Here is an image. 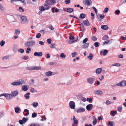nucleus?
<instances>
[{
    "instance_id": "obj_1",
    "label": "nucleus",
    "mask_w": 126,
    "mask_h": 126,
    "mask_svg": "<svg viewBox=\"0 0 126 126\" xmlns=\"http://www.w3.org/2000/svg\"><path fill=\"white\" fill-rule=\"evenodd\" d=\"M45 2L46 3H45L44 5L47 7H45V9L46 10H48L50 8L48 5H54L56 3V1L55 0H46Z\"/></svg>"
},
{
    "instance_id": "obj_2",
    "label": "nucleus",
    "mask_w": 126,
    "mask_h": 126,
    "mask_svg": "<svg viewBox=\"0 0 126 126\" xmlns=\"http://www.w3.org/2000/svg\"><path fill=\"white\" fill-rule=\"evenodd\" d=\"M6 20L8 23H11L15 22L14 20V18L12 16L7 15L6 16Z\"/></svg>"
},
{
    "instance_id": "obj_3",
    "label": "nucleus",
    "mask_w": 126,
    "mask_h": 126,
    "mask_svg": "<svg viewBox=\"0 0 126 126\" xmlns=\"http://www.w3.org/2000/svg\"><path fill=\"white\" fill-rule=\"evenodd\" d=\"M35 42L34 41H31L25 43V45L27 47H30L35 45Z\"/></svg>"
},
{
    "instance_id": "obj_4",
    "label": "nucleus",
    "mask_w": 126,
    "mask_h": 126,
    "mask_svg": "<svg viewBox=\"0 0 126 126\" xmlns=\"http://www.w3.org/2000/svg\"><path fill=\"white\" fill-rule=\"evenodd\" d=\"M21 23L23 24L26 23L27 22V19L25 16H22L20 19Z\"/></svg>"
},
{
    "instance_id": "obj_5",
    "label": "nucleus",
    "mask_w": 126,
    "mask_h": 126,
    "mask_svg": "<svg viewBox=\"0 0 126 126\" xmlns=\"http://www.w3.org/2000/svg\"><path fill=\"white\" fill-rule=\"evenodd\" d=\"M117 85L119 86L124 87L126 85V81L123 80L119 83H117Z\"/></svg>"
},
{
    "instance_id": "obj_6",
    "label": "nucleus",
    "mask_w": 126,
    "mask_h": 126,
    "mask_svg": "<svg viewBox=\"0 0 126 126\" xmlns=\"http://www.w3.org/2000/svg\"><path fill=\"white\" fill-rule=\"evenodd\" d=\"M95 81V79L93 78H88L87 79V81L89 84L92 85Z\"/></svg>"
},
{
    "instance_id": "obj_7",
    "label": "nucleus",
    "mask_w": 126,
    "mask_h": 126,
    "mask_svg": "<svg viewBox=\"0 0 126 126\" xmlns=\"http://www.w3.org/2000/svg\"><path fill=\"white\" fill-rule=\"evenodd\" d=\"M75 103L72 101H70L69 103V106L71 109H74L75 108Z\"/></svg>"
},
{
    "instance_id": "obj_8",
    "label": "nucleus",
    "mask_w": 126,
    "mask_h": 126,
    "mask_svg": "<svg viewBox=\"0 0 126 126\" xmlns=\"http://www.w3.org/2000/svg\"><path fill=\"white\" fill-rule=\"evenodd\" d=\"M19 85H21L25 83L26 81L23 79H20L17 80Z\"/></svg>"
},
{
    "instance_id": "obj_9",
    "label": "nucleus",
    "mask_w": 126,
    "mask_h": 126,
    "mask_svg": "<svg viewBox=\"0 0 126 126\" xmlns=\"http://www.w3.org/2000/svg\"><path fill=\"white\" fill-rule=\"evenodd\" d=\"M85 111V109L82 107H80L77 110V112L78 113H81L84 112Z\"/></svg>"
},
{
    "instance_id": "obj_10",
    "label": "nucleus",
    "mask_w": 126,
    "mask_h": 126,
    "mask_svg": "<svg viewBox=\"0 0 126 126\" xmlns=\"http://www.w3.org/2000/svg\"><path fill=\"white\" fill-rule=\"evenodd\" d=\"M34 55L35 56L41 57L42 56L43 53L41 52H35L34 53Z\"/></svg>"
},
{
    "instance_id": "obj_11",
    "label": "nucleus",
    "mask_w": 126,
    "mask_h": 126,
    "mask_svg": "<svg viewBox=\"0 0 126 126\" xmlns=\"http://www.w3.org/2000/svg\"><path fill=\"white\" fill-rule=\"evenodd\" d=\"M92 2L91 0H84L83 3L84 4L86 3L88 6H90Z\"/></svg>"
},
{
    "instance_id": "obj_12",
    "label": "nucleus",
    "mask_w": 126,
    "mask_h": 126,
    "mask_svg": "<svg viewBox=\"0 0 126 126\" xmlns=\"http://www.w3.org/2000/svg\"><path fill=\"white\" fill-rule=\"evenodd\" d=\"M93 105L92 104H90L87 105L86 107L87 110H90L93 108Z\"/></svg>"
},
{
    "instance_id": "obj_13",
    "label": "nucleus",
    "mask_w": 126,
    "mask_h": 126,
    "mask_svg": "<svg viewBox=\"0 0 126 126\" xmlns=\"http://www.w3.org/2000/svg\"><path fill=\"white\" fill-rule=\"evenodd\" d=\"M18 94V92L17 90H16L12 92L11 93V96L15 97Z\"/></svg>"
},
{
    "instance_id": "obj_14",
    "label": "nucleus",
    "mask_w": 126,
    "mask_h": 126,
    "mask_svg": "<svg viewBox=\"0 0 126 126\" xmlns=\"http://www.w3.org/2000/svg\"><path fill=\"white\" fill-rule=\"evenodd\" d=\"M53 72L50 71L47 72L45 73V75L47 77H50L52 75Z\"/></svg>"
},
{
    "instance_id": "obj_15",
    "label": "nucleus",
    "mask_w": 126,
    "mask_h": 126,
    "mask_svg": "<svg viewBox=\"0 0 126 126\" xmlns=\"http://www.w3.org/2000/svg\"><path fill=\"white\" fill-rule=\"evenodd\" d=\"M15 112L17 113H20L21 111L20 109L18 107L15 108Z\"/></svg>"
},
{
    "instance_id": "obj_16",
    "label": "nucleus",
    "mask_w": 126,
    "mask_h": 126,
    "mask_svg": "<svg viewBox=\"0 0 126 126\" xmlns=\"http://www.w3.org/2000/svg\"><path fill=\"white\" fill-rule=\"evenodd\" d=\"M11 94L8 93H5V96L6 98L8 100H9L10 99Z\"/></svg>"
},
{
    "instance_id": "obj_17",
    "label": "nucleus",
    "mask_w": 126,
    "mask_h": 126,
    "mask_svg": "<svg viewBox=\"0 0 126 126\" xmlns=\"http://www.w3.org/2000/svg\"><path fill=\"white\" fill-rule=\"evenodd\" d=\"M72 120H73V124H77L78 123V121L77 120L75 116L73 117V118H72Z\"/></svg>"
},
{
    "instance_id": "obj_18",
    "label": "nucleus",
    "mask_w": 126,
    "mask_h": 126,
    "mask_svg": "<svg viewBox=\"0 0 126 126\" xmlns=\"http://www.w3.org/2000/svg\"><path fill=\"white\" fill-rule=\"evenodd\" d=\"M41 67L40 66H33V70L41 69Z\"/></svg>"
},
{
    "instance_id": "obj_19",
    "label": "nucleus",
    "mask_w": 126,
    "mask_h": 126,
    "mask_svg": "<svg viewBox=\"0 0 126 126\" xmlns=\"http://www.w3.org/2000/svg\"><path fill=\"white\" fill-rule=\"evenodd\" d=\"M83 23L85 25L87 26H89L90 25V23L87 19L84 21Z\"/></svg>"
},
{
    "instance_id": "obj_20",
    "label": "nucleus",
    "mask_w": 126,
    "mask_h": 126,
    "mask_svg": "<svg viewBox=\"0 0 126 126\" xmlns=\"http://www.w3.org/2000/svg\"><path fill=\"white\" fill-rule=\"evenodd\" d=\"M101 28L105 30H107L108 29V27L107 25H103L101 26Z\"/></svg>"
},
{
    "instance_id": "obj_21",
    "label": "nucleus",
    "mask_w": 126,
    "mask_h": 126,
    "mask_svg": "<svg viewBox=\"0 0 126 126\" xmlns=\"http://www.w3.org/2000/svg\"><path fill=\"white\" fill-rule=\"evenodd\" d=\"M102 71V69L101 68H98L96 70V73L97 74H99Z\"/></svg>"
},
{
    "instance_id": "obj_22",
    "label": "nucleus",
    "mask_w": 126,
    "mask_h": 126,
    "mask_svg": "<svg viewBox=\"0 0 126 126\" xmlns=\"http://www.w3.org/2000/svg\"><path fill=\"white\" fill-rule=\"evenodd\" d=\"M73 9L71 8H68L67 9V12L69 13H71L73 12Z\"/></svg>"
},
{
    "instance_id": "obj_23",
    "label": "nucleus",
    "mask_w": 126,
    "mask_h": 126,
    "mask_svg": "<svg viewBox=\"0 0 126 126\" xmlns=\"http://www.w3.org/2000/svg\"><path fill=\"white\" fill-rule=\"evenodd\" d=\"M9 58V57L8 56H5L2 58V59L3 60L5 61Z\"/></svg>"
},
{
    "instance_id": "obj_24",
    "label": "nucleus",
    "mask_w": 126,
    "mask_h": 126,
    "mask_svg": "<svg viewBox=\"0 0 126 126\" xmlns=\"http://www.w3.org/2000/svg\"><path fill=\"white\" fill-rule=\"evenodd\" d=\"M89 43H86L84 44L82 46V47L83 48H87L89 46Z\"/></svg>"
},
{
    "instance_id": "obj_25",
    "label": "nucleus",
    "mask_w": 126,
    "mask_h": 126,
    "mask_svg": "<svg viewBox=\"0 0 126 126\" xmlns=\"http://www.w3.org/2000/svg\"><path fill=\"white\" fill-rule=\"evenodd\" d=\"M11 84L13 86H18L19 85L17 80L12 82L11 83Z\"/></svg>"
},
{
    "instance_id": "obj_26",
    "label": "nucleus",
    "mask_w": 126,
    "mask_h": 126,
    "mask_svg": "<svg viewBox=\"0 0 126 126\" xmlns=\"http://www.w3.org/2000/svg\"><path fill=\"white\" fill-rule=\"evenodd\" d=\"M86 17V15L83 13L81 14L79 16V17L81 19H83Z\"/></svg>"
},
{
    "instance_id": "obj_27",
    "label": "nucleus",
    "mask_w": 126,
    "mask_h": 126,
    "mask_svg": "<svg viewBox=\"0 0 126 126\" xmlns=\"http://www.w3.org/2000/svg\"><path fill=\"white\" fill-rule=\"evenodd\" d=\"M29 126H40L39 124L37 123H36L31 124Z\"/></svg>"
},
{
    "instance_id": "obj_28",
    "label": "nucleus",
    "mask_w": 126,
    "mask_h": 126,
    "mask_svg": "<svg viewBox=\"0 0 126 126\" xmlns=\"http://www.w3.org/2000/svg\"><path fill=\"white\" fill-rule=\"evenodd\" d=\"M94 55L92 53H90L89 54V55L87 56V58H89L90 60H91L92 59V58L93 57Z\"/></svg>"
},
{
    "instance_id": "obj_29",
    "label": "nucleus",
    "mask_w": 126,
    "mask_h": 126,
    "mask_svg": "<svg viewBox=\"0 0 126 126\" xmlns=\"http://www.w3.org/2000/svg\"><path fill=\"white\" fill-rule=\"evenodd\" d=\"M22 89L24 91H26L28 89V88L26 85H23L22 86Z\"/></svg>"
},
{
    "instance_id": "obj_30",
    "label": "nucleus",
    "mask_w": 126,
    "mask_h": 126,
    "mask_svg": "<svg viewBox=\"0 0 126 126\" xmlns=\"http://www.w3.org/2000/svg\"><path fill=\"white\" fill-rule=\"evenodd\" d=\"M33 106L34 107H36L38 105V103L37 102H33L32 104Z\"/></svg>"
},
{
    "instance_id": "obj_31",
    "label": "nucleus",
    "mask_w": 126,
    "mask_h": 126,
    "mask_svg": "<svg viewBox=\"0 0 126 126\" xmlns=\"http://www.w3.org/2000/svg\"><path fill=\"white\" fill-rule=\"evenodd\" d=\"M121 64L120 63H114L111 65V66H120Z\"/></svg>"
},
{
    "instance_id": "obj_32",
    "label": "nucleus",
    "mask_w": 126,
    "mask_h": 126,
    "mask_svg": "<svg viewBox=\"0 0 126 126\" xmlns=\"http://www.w3.org/2000/svg\"><path fill=\"white\" fill-rule=\"evenodd\" d=\"M108 126H112L114 124V122L112 121H109L108 122Z\"/></svg>"
},
{
    "instance_id": "obj_33",
    "label": "nucleus",
    "mask_w": 126,
    "mask_h": 126,
    "mask_svg": "<svg viewBox=\"0 0 126 126\" xmlns=\"http://www.w3.org/2000/svg\"><path fill=\"white\" fill-rule=\"evenodd\" d=\"M30 94L29 93H28L27 94H25L24 95V96L26 99H28L30 97L29 95Z\"/></svg>"
},
{
    "instance_id": "obj_34",
    "label": "nucleus",
    "mask_w": 126,
    "mask_h": 126,
    "mask_svg": "<svg viewBox=\"0 0 126 126\" xmlns=\"http://www.w3.org/2000/svg\"><path fill=\"white\" fill-rule=\"evenodd\" d=\"M93 118L94 119V120L93 122V124L94 125H95L97 123V120L95 118V116H93Z\"/></svg>"
},
{
    "instance_id": "obj_35",
    "label": "nucleus",
    "mask_w": 126,
    "mask_h": 126,
    "mask_svg": "<svg viewBox=\"0 0 126 126\" xmlns=\"http://www.w3.org/2000/svg\"><path fill=\"white\" fill-rule=\"evenodd\" d=\"M117 112L116 111H111L110 112L112 116H114L115 114Z\"/></svg>"
},
{
    "instance_id": "obj_36",
    "label": "nucleus",
    "mask_w": 126,
    "mask_h": 126,
    "mask_svg": "<svg viewBox=\"0 0 126 126\" xmlns=\"http://www.w3.org/2000/svg\"><path fill=\"white\" fill-rule=\"evenodd\" d=\"M30 91L32 93L37 92V91L35 90V89L33 88H32L31 89Z\"/></svg>"
},
{
    "instance_id": "obj_37",
    "label": "nucleus",
    "mask_w": 126,
    "mask_h": 126,
    "mask_svg": "<svg viewBox=\"0 0 126 126\" xmlns=\"http://www.w3.org/2000/svg\"><path fill=\"white\" fill-rule=\"evenodd\" d=\"M0 9L1 10L3 11L5 10V8L0 3Z\"/></svg>"
},
{
    "instance_id": "obj_38",
    "label": "nucleus",
    "mask_w": 126,
    "mask_h": 126,
    "mask_svg": "<svg viewBox=\"0 0 126 126\" xmlns=\"http://www.w3.org/2000/svg\"><path fill=\"white\" fill-rule=\"evenodd\" d=\"M24 112H26V113L25 114L26 116H27L29 114V110L27 109H25L24 110Z\"/></svg>"
},
{
    "instance_id": "obj_39",
    "label": "nucleus",
    "mask_w": 126,
    "mask_h": 126,
    "mask_svg": "<svg viewBox=\"0 0 126 126\" xmlns=\"http://www.w3.org/2000/svg\"><path fill=\"white\" fill-rule=\"evenodd\" d=\"M102 93V92L101 91L99 90L97 91H96L95 92H94V93L95 94H101Z\"/></svg>"
},
{
    "instance_id": "obj_40",
    "label": "nucleus",
    "mask_w": 126,
    "mask_h": 126,
    "mask_svg": "<svg viewBox=\"0 0 126 126\" xmlns=\"http://www.w3.org/2000/svg\"><path fill=\"white\" fill-rule=\"evenodd\" d=\"M60 56L62 58H65L66 57V55L64 53H62L61 54Z\"/></svg>"
},
{
    "instance_id": "obj_41",
    "label": "nucleus",
    "mask_w": 126,
    "mask_h": 126,
    "mask_svg": "<svg viewBox=\"0 0 126 126\" xmlns=\"http://www.w3.org/2000/svg\"><path fill=\"white\" fill-rule=\"evenodd\" d=\"M5 43V41H4L2 40L0 42V45L1 47H2L4 46Z\"/></svg>"
},
{
    "instance_id": "obj_42",
    "label": "nucleus",
    "mask_w": 126,
    "mask_h": 126,
    "mask_svg": "<svg viewBox=\"0 0 126 126\" xmlns=\"http://www.w3.org/2000/svg\"><path fill=\"white\" fill-rule=\"evenodd\" d=\"M109 38V37L107 35H106L104 36L103 38L102 39L104 40H107Z\"/></svg>"
},
{
    "instance_id": "obj_43",
    "label": "nucleus",
    "mask_w": 126,
    "mask_h": 126,
    "mask_svg": "<svg viewBox=\"0 0 126 126\" xmlns=\"http://www.w3.org/2000/svg\"><path fill=\"white\" fill-rule=\"evenodd\" d=\"M26 69L28 70H33V66L27 67Z\"/></svg>"
},
{
    "instance_id": "obj_44",
    "label": "nucleus",
    "mask_w": 126,
    "mask_h": 126,
    "mask_svg": "<svg viewBox=\"0 0 126 126\" xmlns=\"http://www.w3.org/2000/svg\"><path fill=\"white\" fill-rule=\"evenodd\" d=\"M22 58L24 60H27L29 59V57L27 56H23L22 57Z\"/></svg>"
},
{
    "instance_id": "obj_45",
    "label": "nucleus",
    "mask_w": 126,
    "mask_h": 126,
    "mask_svg": "<svg viewBox=\"0 0 126 126\" xmlns=\"http://www.w3.org/2000/svg\"><path fill=\"white\" fill-rule=\"evenodd\" d=\"M18 52L21 53H24V50L20 48L18 50Z\"/></svg>"
},
{
    "instance_id": "obj_46",
    "label": "nucleus",
    "mask_w": 126,
    "mask_h": 126,
    "mask_svg": "<svg viewBox=\"0 0 126 126\" xmlns=\"http://www.w3.org/2000/svg\"><path fill=\"white\" fill-rule=\"evenodd\" d=\"M18 10L21 12H23L24 10L21 7H19L18 8Z\"/></svg>"
},
{
    "instance_id": "obj_47",
    "label": "nucleus",
    "mask_w": 126,
    "mask_h": 126,
    "mask_svg": "<svg viewBox=\"0 0 126 126\" xmlns=\"http://www.w3.org/2000/svg\"><path fill=\"white\" fill-rule=\"evenodd\" d=\"M94 46L96 47H99V43L98 42H96L94 43Z\"/></svg>"
},
{
    "instance_id": "obj_48",
    "label": "nucleus",
    "mask_w": 126,
    "mask_h": 126,
    "mask_svg": "<svg viewBox=\"0 0 126 126\" xmlns=\"http://www.w3.org/2000/svg\"><path fill=\"white\" fill-rule=\"evenodd\" d=\"M120 11L119 10H117L115 11V14L117 15H119L120 13Z\"/></svg>"
},
{
    "instance_id": "obj_49",
    "label": "nucleus",
    "mask_w": 126,
    "mask_h": 126,
    "mask_svg": "<svg viewBox=\"0 0 126 126\" xmlns=\"http://www.w3.org/2000/svg\"><path fill=\"white\" fill-rule=\"evenodd\" d=\"M41 36V34L40 33H38L36 34V38H39Z\"/></svg>"
},
{
    "instance_id": "obj_50",
    "label": "nucleus",
    "mask_w": 126,
    "mask_h": 126,
    "mask_svg": "<svg viewBox=\"0 0 126 126\" xmlns=\"http://www.w3.org/2000/svg\"><path fill=\"white\" fill-rule=\"evenodd\" d=\"M31 51V49L29 47H28L27 48V50L26 51V53H29V51Z\"/></svg>"
},
{
    "instance_id": "obj_51",
    "label": "nucleus",
    "mask_w": 126,
    "mask_h": 126,
    "mask_svg": "<svg viewBox=\"0 0 126 126\" xmlns=\"http://www.w3.org/2000/svg\"><path fill=\"white\" fill-rule=\"evenodd\" d=\"M44 6L45 7V8H44V7L43 6L41 7L40 9V10L41 11H44L45 10H46V9H45V7H47L46 6Z\"/></svg>"
},
{
    "instance_id": "obj_52",
    "label": "nucleus",
    "mask_w": 126,
    "mask_h": 126,
    "mask_svg": "<svg viewBox=\"0 0 126 126\" xmlns=\"http://www.w3.org/2000/svg\"><path fill=\"white\" fill-rule=\"evenodd\" d=\"M37 114L36 113L34 112L32 114V117L33 118H34L37 116Z\"/></svg>"
},
{
    "instance_id": "obj_53",
    "label": "nucleus",
    "mask_w": 126,
    "mask_h": 126,
    "mask_svg": "<svg viewBox=\"0 0 126 126\" xmlns=\"http://www.w3.org/2000/svg\"><path fill=\"white\" fill-rule=\"evenodd\" d=\"M108 53V50H105L103 52V54L104 55H106Z\"/></svg>"
},
{
    "instance_id": "obj_54",
    "label": "nucleus",
    "mask_w": 126,
    "mask_h": 126,
    "mask_svg": "<svg viewBox=\"0 0 126 126\" xmlns=\"http://www.w3.org/2000/svg\"><path fill=\"white\" fill-rule=\"evenodd\" d=\"M92 39L93 41H95L97 40V38L95 36H92Z\"/></svg>"
},
{
    "instance_id": "obj_55",
    "label": "nucleus",
    "mask_w": 126,
    "mask_h": 126,
    "mask_svg": "<svg viewBox=\"0 0 126 126\" xmlns=\"http://www.w3.org/2000/svg\"><path fill=\"white\" fill-rule=\"evenodd\" d=\"M22 121L24 123V124L26 122L27 120V119L25 117H23L22 118Z\"/></svg>"
},
{
    "instance_id": "obj_56",
    "label": "nucleus",
    "mask_w": 126,
    "mask_h": 126,
    "mask_svg": "<svg viewBox=\"0 0 126 126\" xmlns=\"http://www.w3.org/2000/svg\"><path fill=\"white\" fill-rule=\"evenodd\" d=\"M15 32L16 34H19L20 33V32L19 30L17 29L15 30Z\"/></svg>"
},
{
    "instance_id": "obj_57",
    "label": "nucleus",
    "mask_w": 126,
    "mask_h": 126,
    "mask_svg": "<svg viewBox=\"0 0 126 126\" xmlns=\"http://www.w3.org/2000/svg\"><path fill=\"white\" fill-rule=\"evenodd\" d=\"M47 41L48 44H50L51 43V39H47Z\"/></svg>"
},
{
    "instance_id": "obj_58",
    "label": "nucleus",
    "mask_w": 126,
    "mask_h": 126,
    "mask_svg": "<svg viewBox=\"0 0 126 126\" xmlns=\"http://www.w3.org/2000/svg\"><path fill=\"white\" fill-rule=\"evenodd\" d=\"M88 40V39L87 38H86L84 39L83 41V43H86Z\"/></svg>"
},
{
    "instance_id": "obj_59",
    "label": "nucleus",
    "mask_w": 126,
    "mask_h": 126,
    "mask_svg": "<svg viewBox=\"0 0 126 126\" xmlns=\"http://www.w3.org/2000/svg\"><path fill=\"white\" fill-rule=\"evenodd\" d=\"M65 1L66 4H68L70 3V0H65Z\"/></svg>"
},
{
    "instance_id": "obj_60",
    "label": "nucleus",
    "mask_w": 126,
    "mask_h": 126,
    "mask_svg": "<svg viewBox=\"0 0 126 126\" xmlns=\"http://www.w3.org/2000/svg\"><path fill=\"white\" fill-rule=\"evenodd\" d=\"M109 10V9L108 7H106V8H105L104 9V13H107L108 12Z\"/></svg>"
},
{
    "instance_id": "obj_61",
    "label": "nucleus",
    "mask_w": 126,
    "mask_h": 126,
    "mask_svg": "<svg viewBox=\"0 0 126 126\" xmlns=\"http://www.w3.org/2000/svg\"><path fill=\"white\" fill-rule=\"evenodd\" d=\"M19 123L21 125H22L23 124H24V123L23 122V121L22 120H20L19 121Z\"/></svg>"
},
{
    "instance_id": "obj_62",
    "label": "nucleus",
    "mask_w": 126,
    "mask_h": 126,
    "mask_svg": "<svg viewBox=\"0 0 126 126\" xmlns=\"http://www.w3.org/2000/svg\"><path fill=\"white\" fill-rule=\"evenodd\" d=\"M55 47V44H51L50 46V47L52 48H54Z\"/></svg>"
},
{
    "instance_id": "obj_63",
    "label": "nucleus",
    "mask_w": 126,
    "mask_h": 126,
    "mask_svg": "<svg viewBox=\"0 0 126 126\" xmlns=\"http://www.w3.org/2000/svg\"><path fill=\"white\" fill-rule=\"evenodd\" d=\"M76 54V52H74V53H72L71 55L72 56V57H75Z\"/></svg>"
},
{
    "instance_id": "obj_64",
    "label": "nucleus",
    "mask_w": 126,
    "mask_h": 126,
    "mask_svg": "<svg viewBox=\"0 0 126 126\" xmlns=\"http://www.w3.org/2000/svg\"><path fill=\"white\" fill-rule=\"evenodd\" d=\"M92 8L94 10V11H95V12L96 14L97 12V10L94 7H93Z\"/></svg>"
}]
</instances>
